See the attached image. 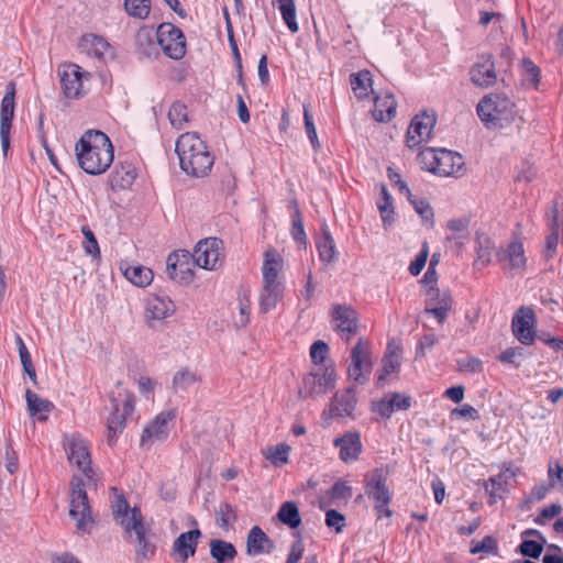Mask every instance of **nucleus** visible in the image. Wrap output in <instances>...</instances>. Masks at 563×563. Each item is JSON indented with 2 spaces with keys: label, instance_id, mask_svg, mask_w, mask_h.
Returning <instances> with one entry per match:
<instances>
[{
  "label": "nucleus",
  "instance_id": "37",
  "mask_svg": "<svg viewBox=\"0 0 563 563\" xmlns=\"http://www.w3.org/2000/svg\"><path fill=\"white\" fill-rule=\"evenodd\" d=\"M350 84L358 99L366 98L372 90V75L368 70H361L350 76Z\"/></svg>",
  "mask_w": 563,
  "mask_h": 563
},
{
  "label": "nucleus",
  "instance_id": "24",
  "mask_svg": "<svg viewBox=\"0 0 563 563\" xmlns=\"http://www.w3.org/2000/svg\"><path fill=\"white\" fill-rule=\"evenodd\" d=\"M79 48L82 53L106 60L113 57L110 44L100 35L85 34L80 38Z\"/></svg>",
  "mask_w": 563,
  "mask_h": 563
},
{
  "label": "nucleus",
  "instance_id": "48",
  "mask_svg": "<svg viewBox=\"0 0 563 563\" xmlns=\"http://www.w3.org/2000/svg\"><path fill=\"white\" fill-rule=\"evenodd\" d=\"M382 198L383 201L378 203L382 220L384 222V225H390L394 221L391 217V214L394 213L393 199L384 185L382 186Z\"/></svg>",
  "mask_w": 563,
  "mask_h": 563
},
{
  "label": "nucleus",
  "instance_id": "21",
  "mask_svg": "<svg viewBox=\"0 0 563 563\" xmlns=\"http://www.w3.org/2000/svg\"><path fill=\"white\" fill-rule=\"evenodd\" d=\"M59 75L64 95L70 99L78 98L82 89V78L88 77L89 74L82 71L76 64H68Z\"/></svg>",
  "mask_w": 563,
  "mask_h": 563
},
{
  "label": "nucleus",
  "instance_id": "26",
  "mask_svg": "<svg viewBox=\"0 0 563 563\" xmlns=\"http://www.w3.org/2000/svg\"><path fill=\"white\" fill-rule=\"evenodd\" d=\"M275 549L274 542L267 537L263 529L254 526L247 533L246 553L251 556H257L263 553H271Z\"/></svg>",
  "mask_w": 563,
  "mask_h": 563
},
{
  "label": "nucleus",
  "instance_id": "28",
  "mask_svg": "<svg viewBox=\"0 0 563 563\" xmlns=\"http://www.w3.org/2000/svg\"><path fill=\"white\" fill-rule=\"evenodd\" d=\"M365 494L373 503L393 499V494L386 485V477L380 470L373 472L371 479L365 484Z\"/></svg>",
  "mask_w": 563,
  "mask_h": 563
},
{
  "label": "nucleus",
  "instance_id": "11",
  "mask_svg": "<svg viewBox=\"0 0 563 563\" xmlns=\"http://www.w3.org/2000/svg\"><path fill=\"white\" fill-rule=\"evenodd\" d=\"M514 336L523 345H532L537 338V317L531 307L521 306L511 320Z\"/></svg>",
  "mask_w": 563,
  "mask_h": 563
},
{
  "label": "nucleus",
  "instance_id": "50",
  "mask_svg": "<svg viewBox=\"0 0 563 563\" xmlns=\"http://www.w3.org/2000/svg\"><path fill=\"white\" fill-rule=\"evenodd\" d=\"M81 233L85 238L84 249L86 253L91 255L93 258L100 257L99 244L92 230L88 225H84L81 227Z\"/></svg>",
  "mask_w": 563,
  "mask_h": 563
},
{
  "label": "nucleus",
  "instance_id": "46",
  "mask_svg": "<svg viewBox=\"0 0 563 563\" xmlns=\"http://www.w3.org/2000/svg\"><path fill=\"white\" fill-rule=\"evenodd\" d=\"M126 13L133 18L146 19L151 12L150 0H124Z\"/></svg>",
  "mask_w": 563,
  "mask_h": 563
},
{
  "label": "nucleus",
  "instance_id": "40",
  "mask_svg": "<svg viewBox=\"0 0 563 563\" xmlns=\"http://www.w3.org/2000/svg\"><path fill=\"white\" fill-rule=\"evenodd\" d=\"M25 398H26L27 408H29L31 416L48 413L54 408V405L51 401L41 398L37 394L33 393L31 389L26 390Z\"/></svg>",
  "mask_w": 563,
  "mask_h": 563
},
{
  "label": "nucleus",
  "instance_id": "64",
  "mask_svg": "<svg viewBox=\"0 0 563 563\" xmlns=\"http://www.w3.org/2000/svg\"><path fill=\"white\" fill-rule=\"evenodd\" d=\"M459 369L465 373H481L483 362L477 357H466L457 361Z\"/></svg>",
  "mask_w": 563,
  "mask_h": 563
},
{
  "label": "nucleus",
  "instance_id": "7",
  "mask_svg": "<svg viewBox=\"0 0 563 563\" xmlns=\"http://www.w3.org/2000/svg\"><path fill=\"white\" fill-rule=\"evenodd\" d=\"M175 312L176 305L167 296L150 295L144 300V322L152 330L161 329Z\"/></svg>",
  "mask_w": 563,
  "mask_h": 563
},
{
  "label": "nucleus",
  "instance_id": "22",
  "mask_svg": "<svg viewBox=\"0 0 563 563\" xmlns=\"http://www.w3.org/2000/svg\"><path fill=\"white\" fill-rule=\"evenodd\" d=\"M470 75L472 82L478 87L493 86L497 80V74L492 55H482L481 62L471 68Z\"/></svg>",
  "mask_w": 563,
  "mask_h": 563
},
{
  "label": "nucleus",
  "instance_id": "55",
  "mask_svg": "<svg viewBox=\"0 0 563 563\" xmlns=\"http://www.w3.org/2000/svg\"><path fill=\"white\" fill-rule=\"evenodd\" d=\"M303 120L307 136L316 152L321 148V144L318 139L317 130L312 120V117L307 107H303Z\"/></svg>",
  "mask_w": 563,
  "mask_h": 563
},
{
  "label": "nucleus",
  "instance_id": "63",
  "mask_svg": "<svg viewBox=\"0 0 563 563\" xmlns=\"http://www.w3.org/2000/svg\"><path fill=\"white\" fill-rule=\"evenodd\" d=\"M372 411L384 419H389L391 415L395 412L388 396L380 400L373 401Z\"/></svg>",
  "mask_w": 563,
  "mask_h": 563
},
{
  "label": "nucleus",
  "instance_id": "18",
  "mask_svg": "<svg viewBox=\"0 0 563 563\" xmlns=\"http://www.w3.org/2000/svg\"><path fill=\"white\" fill-rule=\"evenodd\" d=\"M333 445L339 449V456L342 462H355L360 459L363 449L361 433L358 431H346L333 440Z\"/></svg>",
  "mask_w": 563,
  "mask_h": 563
},
{
  "label": "nucleus",
  "instance_id": "31",
  "mask_svg": "<svg viewBox=\"0 0 563 563\" xmlns=\"http://www.w3.org/2000/svg\"><path fill=\"white\" fill-rule=\"evenodd\" d=\"M284 292L283 283H263V288L260 295V310L267 313L275 309L278 301L282 299Z\"/></svg>",
  "mask_w": 563,
  "mask_h": 563
},
{
  "label": "nucleus",
  "instance_id": "54",
  "mask_svg": "<svg viewBox=\"0 0 563 563\" xmlns=\"http://www.w3.org/2000/svg\"><path fill=\"white\" fill-rule=\"evenodd\" d=\"M497 550V541L493 537L486 536L482 541L472 542L471 553L496 554Z\"/></svg>",
  "mask_w": 563,
  "mask_h": 563
},
{
  "label": "nucleus",
  "instance_id": "4",
  "mask_svg": "<svg viewBox=\"0 0 563 563\" xmlns=\"http://www.w3.org/2000/svg\"><path fill=\"white\" fill-rule=\"evenodd\" d=\"M477 114L487 128H503L514 121L515 102L506 93H490L477 104Z\"/></svg>",
  "mask_w": 563,
  "mask_h": 563
},
{
  "label": "nucleus",
  "instance_id": "19",
  "mask_svg": "<svg viewBox=\"0 0 563 563\" xmlns=\"http://www.w3.org/2000/svg\"><path fill=\"white\" fill-rule=\"evenodd\" d=\"M175 418L173 410L163 411L144 428L141 437V445L146 446L155 441H164L168 437V422Z\"/></svg>",
  "mask_w": 563,
  "mask_h": 563
},
{
  "label": "nucleus",
  "instance_id": "58",
  "mask_svg": "<svg viewBox=\"0 0 563 563\" xmlns=\"http://www.w3.org/2000/svg\"><path fill=\"white\" fill-rule=\"evenodd\" d=\"M523 356V349L520 346L508 347L498 355V361L503 364H511L515 368L520 366L518 357Z\"/></svg>",
  "mask_w": 563,
  "mask_h": 563
},
{
  "label": "nucleus",
  "instance_id": "5",
  "mask_svg": "<svg viewBox=\"0 0 563 563\" xmlns=\"http://www.w3.org/2000/svg\"><path fill=\"white\" fill-rule=\"evenodd\" d=\"M122 527L130 538L135 536V558L136 561H148L154 558L156 552L155 533L145 527L143 516L139 508L134 507L129 520L122 521Z\"/></svg>",
  "mask_w": 563,
  "mask_h": 563
},
{
  "label": "nucleus",
  "instance_id": "56",
  "mask_svg": "<svg viewBox=\"0 0 563 563\" xmlns=\"http://www.w3.org/2000/svg\"><path fill=\"white\" fill-rule=\"evenodd\" d=\"M329 346L325 342L318 340L310 347V357L314 365H325L328 358Z\"/></svg>",
  "mask_w": 563,
  "mask_h": 563
},
{
  "label": "nucleus",
  "instance_id": "35",
  "mask_svg": "<svg viewBox=\"0 0 563 563\" xmlns=\"http://www.w3.org/2000/svg\"><path fill=\"white\" fill-rule=\"evenodd\" d=\"M476 261L475 264L487 266L492 262V255L496 251L495 243L486 233L476 234L475 240Z\"/></svg>",
  "mask_w": 563,
  "mask_h": 563
},
{
  "label": "nucleus",
  "instance_id": "23",
  "mask_svg": "<svg viewBox=\"0 0 563 563\" xmlns=\"http://www.w3.org/2000/svg\"><path fill=\"white\" fill-rule=\"evenodd\" d=\"M497 262L515 271H523L527 265L523 244L520 241L510 242L505 250L496 251Z\"/></svg>",
  "mask_w": 563,
  "mask_h": 563
},
{
  "label": "nucleus",
  "instance_id": "29",
  "mask_svg": "<svg viewBox=\"0 0 563 563\" xmlns=\"http://www.w3.org/2000/svg\"><path fill=\"white\" fill-rule=\"evenodd\" d=\"M438 165L435 167V175L451 176L459 173L463 165V157L456 153L445 148L439 150Z\"/></svg>",
  "mask_w": 563,
  "mask_h": 563
},
{
  "label": "nucleus",
  "instance_id": "43",
  "mask_svg": "<svg viewBox=\"0 0 563 563\" xmlns=\"http://www.w3.org/2000/svg\"><path fill=\"white\" fill-rule=\"evenodd\" d=\"M198 382V376L195 372L183 368L178 371L173 378V388L175 393L186 391Z\"/></svg>",
  "mask_w": 563,
  "mask_h": 563
},
{
  "label": "nucleus",
  "instance_id": "49",
  "mask_svg": "<svg viewBox=\"0 0 563 563\" xmlns=\"http://www.w3.org/2000/svg\"><path fill=\"white\" fill-rule=\"evenodd\" d=\"M135 179L134 169L128 165L126 167L122 166L121 172L115 170L112 175L111 183L113 186H118L120 188H128L133 184Z\"/></svg>",
  "mask_w": 563,
  "mask_h": 563
},
{
  "label": "nucleus",
  "instance_id": "45",
  "mask_svg": "<svg viewBox=\"0 0 563 563\" xmlns=\"http://www.w3.org/2000/svg\"><path fill=\"white\" fill-rule=\"evenodd\" d=\"M282 18L291 33H297L299 30L296 20V5L294 0H277Z\"/></svg>",
  "mask_w": 563,
  "mask_h": 563
},
{
  "label": "nucleus",
  "instance_id": "44",
  "mask_svg": "<svg viewBox=\"0 0 563 563\" xmlns=\"http://www.w3.org/2000/svg\"><path fill=\"white\" fill-rule=\"evenodd\" d=\"M383 368L377 377V382L379 385L386 379V377L398 371L400 367L399 356L395 351H391L390 344H388L387 353L384 355L382 360Z\"/></svg>",
  "mask_w": 563,
  "mask_h": 563
},
{
  "label": "nucleus",
  "instance_id": "2",
  "mask_svg": "<svg viewBox=\"0 0 563 563\" xmlns=\"http://www.w3.org/2000/svg\"><path fill=\"white\" fill-rule=\"evenodd\" d=\"M175 151L179 157L180 168L189 176L203 177L213 165V156L195 132L181 134L176 142Z\"/></svg>",
  "mask_w": 563,
  "mask_h": 563
},
{
  "label": "nucleus",
  "instance_id": "13",
  "mask_svg": "<svg viewBox=\"0 0 563 563\" xmlns=\"http://www.w3.org/2000/svg\"><path fill=\"white\" fill-rule=\"evenodd\" d=\"M335 368L333 365H324L303 378L306 397L324 395L335 387Z\"/></svg>",
  "mask_w": 563,
  "mask_h": 563
},
{
  "label": "nucleus",
  "instance_id": "6",
  "mask_svg": "<svg viewBox=\"0 0 563 563\" xmlns=\"http://www.w3.org/2000/svg\"><path fill=\"white\" fill-rule=\"evenodd\" d=\"M69 516L76 520L79 531L89 532L93 523L85 483L81 477L73 476L70 482Z\"/></svg>",
  "mask_w": 563,
  "mask_h": 563
},
{
  "label": "nucleus",
  "instance_id": "53",
  "mask_svg": "<svg viewBox=\"0 0 563 563\" xmlns=\"http://www.w3.org/2000/svg\"><path fill=\"white\" fill-rule=\"evenodd\" d=\"M552 232L547 236V252H554L558 243H559V209L556 203L553 206L552 210Z\"/></svg>",
  "mask_w": 563,
  "mask_h": 563
},
{
  "label": "nucleus",
  "instance_id": "17",
  "mask_svg": "<svg viewBox=\"0 0 563 563\" xmlns=\"http://www.w3.org/2000/svg\"><path fill=\"white\" fill-rule=\"evenodd\" d=\"M435 117L433 114L422 113L416 115L407 131V145L408 147H416L422 142L429 141L432 130L435 124Z\"/></svg>",
  "mask_w": 563,
  "mask_h": 563
},
{
  "label": "nucleus",
  "instance_id": "34",
  "mask_svg": "<svg viewBox=\"0 0 563 563\" xmlns=\"http://www.w3.org/2000/svg\"><path fill=\"white\" fill-rule=\"evenodd\" d=\"M15 108V82L10 81L5 86V95L1 101L0 125L11 126Z\"/></svg>",
  "mask_w": 563,
  "mask_h": 563
},
{
  "label": "nucleus",
  "instance_id": "15",
  "mask_svg": "<svg viewBox=\"0 0 563 563\" xmlns=\"http://www.w3.org/2000/svg\"><path fill=\"white\" fill-rule=\"evenodd\" d=\"M452 308V297L449 290L429 287L427 290L424 313L432 314L439 323H444Z\"/></svg>",
  "mask_w": 563,
  "mask_h": 563
},
{
  "label": "nucleus",
  "instance_id": "33",
  "mask_svg": "<svg viewBox=\"0 0 563 563\" xmlns=\"http://www.w3.org/2000/svg\"><path fill=\"white\" fill-rule=\"evenodd\" d=\"M397 102L393 95L376 97L374 100L373 117L378 122H389L396 115Z\"/></svg>",
  "mask_w": 563,
  "mask_h": 563
},
{
  "label": "nucleus",
  "instance_id": "51",
  "mask_svg": "<svg viewBox=\"0 0 563 563\" xmlns=\"http://www.w3.org/2000/svg\"><path fill=\"white\" fill-rule=\"evenodd\" d=\"M438 156L439 150L430 147L421 151L418 155V159L423 169L435 174V167L438 165L439 159Z\"/></svg>",
  "mask_w": 563,
  "mask_h": 563
},
{
  "label": "nucleus",
  "instance_id": "52",
  "mask_svg": "<svg viewBox=\"0 0 563 563\" xmlns=\"http://www.w3.org/2000/svg\"><path fill=\"white\" fill-rule=\"evenodd\" d=\"M132 510L133 508H130L128 500L122 495L117 496L112 505V514L115 520H118L121 526L123 520L130 519Z\"/></svg>",
  "mask_w": 563,
  "mask_h": 563
},
{
  "label": "nucleus",
  "instance_id": "47",
  "mask_svg": "<svg viewBox=\"0 0 563 563\" xmlns=\"http://www.w3.org/2000/svg\"><path fill=\"white\" fill-rule=\"evenodd\" d=\"M290 446L282 443L267 449L265 457L274 465L282 466L288 462Z\"/></svg>",
  "mask_w": 563,
  "mask_h": 563
},
{
  "label": "nucleus",
  "instance_id": "57",
  "mask_svg": "<svg viewBox=\"0 0 563 563\" xmlns=\"http://www.w3.org/2000/svg\"><path fill=\"white\" fill-rule=\"evenodd\" d=\"M236 515L233 507L230 504H223L220 506L219 516L217 517V523L222 529H229L230 523L235 521Z\"/></svg>",
  "mask_w": 563,
  "mask_h": 563
},
{
  "label": "nucleus",
  "instance_id": "39",
  "mask_svg": "<svg viewBox=\"0 0 563 563\" xmlns=\"http://www.w3.org/2000/svg\"><path fill=\"white\" fill-rule=\"evenodd\" d=\"M317 249L321 261L331 263L336 260L334 240L325 228L322 229V236L317 242Z\"/></svg>",
  "mask_w": 563,
  "mask_h": 563
},
{
  "label": "nucleus",
  "instance_id": "16",
  "mask_svg": "<svg viewBox=\"0 0 563 563\" xmlns=\"http://www.w3.org/2000/svg\"><path fill=\"white\" fill-rule=\"evenodd\" d=\"M332 318L335 322V330L346 342L357 333L358 322L355 310L351 306L335 305L332 309Z\"/></svg>",
  "mask_w": 563,
  "mask_h": 563
},
{
  "label": "nucleus",
  "instance_id": "25",
  "mask_svg": "<svg viewBox=\"0 0 563 563\" xmlns=\"http://www.w3.org/2000/svg\"><path fill=\"white\" fill-rule=\"evenodd\" d=\"M200 537V530L194 529L183 532L176 538L173 544V552L177 555L178 560L186 562L190 556L195 555Z\"/></svg>",
  "mask_w": 563,
  "mask_h": 563
},
{
  "label": "nucleus",
  "instance_id": "9",
  "mask_svg": "<svg viewBox=\"0 0 563 563\" xmlns=\"http://www.w3.org/2000/svg\"><path fill=\"white\" fill-rule=\"evenodd\" d=\"M157 43L164 54L172 59H180L186 54V38L183 31L172 23H162L156 32Z\"/></svg>",
  "mask_w": 563,
  "mask_h": 563
},
{
  "label": "nucleus",
  "instance_id": "14",
  "mask_svg": "<svg viewBox=\"0 0 563 563\" xmlns=\"http://www.w3.org/2000/svg\"><path fill=\"white\" fill-rule=\"evenodd\" d=\"M192 253L179 250L170 253L166 261V273L169 278L180 283H189L192 280L194 274L191 269Z\"/></svg>",
  "mask_w": 563,
  "mask_h": 563
},
{
  "label": "nucleus",
  "instance_id": "61",
  "mask_svg": "<svg viewBox=\"0 0 563 563\" xmlns=\"http://www.w3.org/2000/svg\"><path fill=\"white\" fill-rule=\"evenodd\" d=\"M410 203L412 205L416 212L426 221L433 219V211L429 202L424 199H418L413 198L411 195L410 198H408Z\"/></svg>",
  "mask_w": 563,
  "mask_h": 563
},
{
  "label": "nucleus",
  "instance_id": "42",
  "mask_svg": "<svg viewBox=\"0 0 563 563\" xmlns=\"http://www.w3.org/2000/svg\"><path fill=\"white\" fill-rule=\"evenodd\" d=\"M290 206L294 208L291 214V236L298 244H306L307 235L303 229L302 217L296 200H291Z\"/></svg>",
  "mask_w": 563,
  "mask_h": 563
},
{
  "label": "nucleus",
  "instance_id": "1",
  "mask_svg": "<svg viewBox=\"0 0 563 563\" xmlns=\"http://www.w3.org/2000/svg\"><path fill=\"white\" fill-rule=\"evenodd\" d=\"M80 168L89 175L106 173L114 159V148L109 136L98 130L86 131L75 145Z\"/></svg>",
  "mask_w": 563,
  "mask_h": 563
},
{
  "label": "nucleus",
  "instance_id": "3",
  "mask_svg": "<svg viewBox=\"0 0 563 563\" xmlns=\"http://www.w3.org/2000/svg\"><path fill=\"white\" fill-rule=\"evenodd\" d=\"M134 395L118 382L115 389L110 393V415L107 421L109 445H113L118 435L125 429L126 419L134 411Z\"/></svg>",
  "mask_w": 563,
  "mask_h": 563
},
{
  "label": "nucleus",
  "instance_id": "41",
  "mask_svg": "<svg viewBox=\"0 0 563 563\" xmlns=\"http://www.w3.org/2000/svg\"><path fill=\"white\" fill-rule=\"evenodd\" d=\"M168 120L176 130L185 129L189 122L186 104L180 101L174 102L168 111Z\"/></svg>",
  "mask_w": 563,
  "mask_h": 563
},
{
  "label": "nucleus",
  "instance_id": "59",
  "mask_svg": "<svg viewBox=\"0 0 563 563\" xmlns=\"http://www.w3.org/2000/svg\"><path fill=\"white\" fill-rule=\"evenodd\" d=\"M429 255V245L427 242H423L422 247L419 254L416 256L415 261L409 265V273L412 276H418L423 267L426 266L427 260Z\"/></svg>",
  "mask_w": 563,
  "mask_h": 563
},
{
  "label": "nucleus",
  "instance_id": "20",
  "mask_svg": "<svg viewBox=\"0 0 563 563\" xmlns=\"http://www.w3.org/2000/svg\"><path fill=\"white\" fill-rule=\"evenodd\" d=\"M357 398L354 387H349L343 391L334 394L329 412L334 418H354V411L356 408Z\"/></svg>",
  "mask_w": 563,
  "mask_h": 563
},
{
  "label": "nucleus",
  "instance_id": "62",
  "mask_svg": "<svg viewBox=\"0 0 563 563\" xmlns=\"http://www.w3.org/2000/svg\"><path fill=\"white\" fill-rule=\"evenodd\" d=\"M548 478L550 487H555L556 484L560 483L563 489V465L556 461H550L548 465Z\"/></svg>",
  "mask_w": 563,
  "mask_h": 563
},
{
  "label": "nucleus",
  "instance_id": "36",
  "mask_svg": "<svg viewBox=\"0 0 563 563\" xmlns=\"http://www.w3.org/2000/svg\"><path fill=\"white\" fill-rule=\"evenodd\" d=\"M210 555L217 561V563H225L233 561L236 558L238 552L231 542L213 539L210 541Z\"/></svg>",
  "mask_w": 563,
  "mask_h": 563
},
{
  "label": "nucleus",
  "instance_id": "12",
  "mask_svg": "<svg viewBox=\"0 0 563 563\" xmlns=\"http://www.w3.org/2000/svg\"><path fill=\"white\" fill-rule=\"evenodd\" d=\"M64 448L69 463L77 466L88 479H92L95 473L91 467L90 452L86 441L73 434L65 438Z\"/></svg>",
  "mask_w": 563,
  "mask_h": 563
},
{
  "label": "nucleus",
  "instance_id": "38",
  "mask_svg": "<svg viewBox=\"0 0 563 563\" xmlns=\"http://www.w3.org/2000/svg\"><path fill=\"white\" fill-rule=\"evenodd\" d=\"M277 518L290 529H297L301 525V517L295 501L282 504L277 512Z\"/></svg>",
  "mask_w": 563,
  "mask_h": 563
},
{
  "label": "nucleus",
  "instance_id": "27",
  "mask_svg": "<svg viewBox=\"0 0 563 563\" xmlns=\"http://www.w3.org/2000/svg\"><path fill=\"white\" fill-rule=\"evenodd\" d=\"M514 476L515 473H512L509 468H506L499 474L489 477L487 481H484L483 486L488 493V503L490 505L497 503L498 499H503L506 496L508 493V481Z\"/></svg>",
  "mask_w": 563,
  "mask_h": 563
},
{
  "label": "nucleus",
  "instance_id": "60",
  "mask_svg": "<svg viewBox=\"0 0 563 563\" xmlns=\"http://www.w3.org/2000/svg\"><path fill=\"white\" fill-rule=\"evenodd\" d=\"M519 551L523 556L539 559L543 551V545L533 540H525L519 545Z\"/></svg>",
  "mask_w": 563,
  "mask_h": 563
},
{
  "label": "nucleus",
  "instance_id": "8",
  "mask_svg": "<svg viewBox=\"0 0 563 563\" xmlns=\"http://www.w3.org/2000/svg\"><path fill=\"white\" fill-rule=\"evenodd\" d=\"M223 258V242L218 238L199 241L192 253L194 264L207 271L218 269Z\"/></svg>",
  "mask_w": 563,
  "mask_h": 563
},
{
  "label": "nucleus",
  "instance_id": "10",
  "mask_svg": "<svg viewBox=\"0 0 563 563\" xmlns=\"http://www.w3.org/2000/svg\"><path fill=\"white\" fill-rule=\"evenodd\" d=\"M371 344L368 341L358 339L351 351V363L347 368V375L358 384H365L368 380L372 371Z\"/></svg>",
  "mask_w": 563,
  "mask_h": 563
},
{
  "label": "nucleus",
  "instance_id": "30",
  "mask_svg": "<svg viewBox=\"0 0 563 563\" xmlns=\"http://www.w3.org/2000/svg\"><path fill=\"white\" fill-rule=\"evenodd\" d=\"M120 269L124 277L137 287H147L154 278L152 269L141 264L121 263Z\"/></svg>",
  "mask_w": 563,
  "mask_h": 563
},
{
  "label": "nucleus",
  "instance_id": "32",
  "mask_svg": "<svg viewBox=\"0 0 563 563\" xmlns=\"http://www.w3.org/2000/svg\"><path fill=\"white\" fill-rule=\"evenodd\" d=\"M283 258L276 250H267L265 252V261L262 267L263 283H282L278 275L283 269Z\"/></svg>",
  "mask_w": 563,
  "mask_h": 563
}]
</instances>
